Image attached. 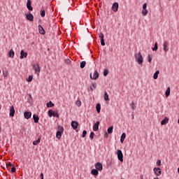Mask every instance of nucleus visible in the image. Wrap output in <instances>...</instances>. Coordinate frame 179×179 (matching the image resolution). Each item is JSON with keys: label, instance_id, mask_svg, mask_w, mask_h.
<instances>
[{"label": "nucleus", "instance_id": "obj_1", "mask_svg": "<svg viewBox=\"0 0 179 179\" xmlns=\"http://www.w3.org/2000/svg\"><path fill=\"white\" fill-rule=\"evenodd\" d=\"M135 59L136 61H137L138 65H142L143 64V57H142L141 52L135 54Z\"/></svg>", "mask_w": 179, "mask_h": 179}, {"label": "nucleus", "instance_id": "obj_2", "mask_svg": "<svg viewBox=\"0 0 179 179\" xmlns=\"http://www.w3.org/2000/svg\"><path fill=\"white\" fill-rule=\"evenodd\" d=\"M99 72H97V71H96V70L94 71L93 74L90 73V78L92 80H96L99 79Z\"/></svg>", "mask_w": 179, "mask_h": 179}, {"label": "nucleus", "instance_id": "obj_3", "mask_svg": "<svg viewBox=\"0 0 179 179\" xmlns=\"http://www.w3.org/2000/svg\"><path fill=\"white\" fill-rule=\"evenodd\" d=\"M117 159L120 162H124V155L122 154V151L121 150H117Z\"/></svg>", "mask_w": 179, "mask_h": 179}, {"label": "nucleus", "instance_id": "obj_4", "mask_svg": "<svg viewBox=\"0 0 179 179\" xmlns=\"http://www.w3.org/2000/svg\"><path fill=\"white\" fill-rule=\"evenodd\" d=\"M25 16H26L27 20H29V22H33L34 19V16L33 15V14L29 13L28 14H26Z\"/></svg>", "mask_w": 179, "mask_h": 179}, {"label": "nucleus", "instance_id": "obj_5", "mask_svg": "<svg viewBox=\"0 0 179 179\" xmlns=\"http://www.w3.org/2000/svg\"><path fill=\"white\" fill-rule=\"evenodd\" d=\"M164 51L165 52V53H167L168 50H169V42H167V41H165L164 42Z\"/></svg>", "mask_w": 179, "mask_h": 179}, {"label": "nucleus", "instance_id": "obj_6", "mask_svg": "<svg viewBox=\"0 0 179 179\" xmlns=\"http://www.w3.org/2000/svg\"><path fill=\"white\" fill-rule=\"evenodd\" d=\"M33 69L35 71V73H40V65L34 64Z\"/></svg>", "mask_w": 179, "mask_h": 179}, {"label": "nucleus", "instance_id": "obj_7", "mask_svg": "<svg viewBox=\"0 0 179 179\" xmlns=\"http://www.w3.org/2000/svg\"><path fill=\"white\" fill-rule=\"evenodd\" d=\"M95 169H96V170H99V171H101V170H103V165L101 164V163L97 162V163L95 164Z\"/></svg>", "mask_w": 179, "mask_h": 179}, {"label": "nucleus", "instance_id": "obj_8", "mask_svg": "<svg viewBox=\"0 0 179 179\" xmlns=\"http://www.w3.org/2000/svg\"><path fill=\"white\" fill-rule=\"evenodd\" d=\"M71 127H72L73 129H78V127H79V123L76 121H72Z\"/></svg>", "mask_w": 179, "mask_h": 179}, {"label": "nucleus", "instance_id": "obj_9", "mask_svg": "<svg viewBox=\"0 0 179 179\" xmlns=\"http://www.w3.org/2000/svg\"><path fill=\"white\" fill-rule=\"evenodd\" d=\"M112 10H113V12H117V10H118V3L117 2H115L113 4Z\"/></svg>", "mask_w": 179, "mask_h": 179}, {"label": "nucleus", "instance_id": "obj_10", "mask_svg": "<svg viewBox=\"0 0 179 179\" xmlns=\"http://www.w3.org/2000/svg\"><path fill=\"white\" fill-rule=\"evenodd\" d=\"M23 58H27V52H24V50H21L20 59H23Z\"/></svg>", "mask_w": 179, "mask_h": 179}, {"label": "nucleus", "instance_id": "obj_11", "mask_svg": "<svg viewBox=\"0 0 179 179\" xmlns=\"http://www.w3.org/2000/svg\"><path fill=\"white\" fill-rule=\"evenodd\" d=\"M27 8L29 10H33V7L31 6V1L27 0Z\"/></svg>", "mask_w": 179, "mask_h": 179}, {"label": "nucleus", "instance_id": "obj_12", "mask_svg": "<svg viewBox=\"0 0 179 179\" xmlns=\"http://www.w3.org/2000/svg\"><path fill=\"white\" fill-rule=\"evenodd\" d=\"M100 125V122L97 121L93 126V131H99V126Z\"/></svg>", "mask_w": 179, "mask_h": 179}, {"label": "nucleus", "instance_id": "obj_13", "mask_svg": "<svg viewBox=\"0 0 179 179\" xmlns=\"http://www.w3.org/2000/svg\"><path fill=\"white\" fill-rule=\"evenodd\" d=\"M24 117L26 118V120H29V118H31V112H25L24 113Z\"/></svg>", "mask_w": 179, "mask_h": 179}, {"label": "nucleus", "instance_id": "obj_14", "mask_svg": "<svg viewBox=\"0 0 179 179\" xmlns=\"http://www.w3.org/2000/svg\"><path fill=\"white\" fill-rule=\"evenodd\" d=\"M10 117H15V107L13 106L10 108Z\"/></svg>", "mask_w": 179, "mask_h": 179}, {"label": "nucleus", "instance_id": "obj_15", "mask_svg": "<svg viewBox=\"0 0 179 179\" xmlns=\"http://www.w3.org/2000/svg\"><path fill=\"white\" fill-rule=\"evenodd\" d=\"M38 30H39L40 34H45V31L44 30V28L41 27V25H38Z\"/></svg>", "mask_w": 179, "mask_h": 179}, {"label": "nucleus", "instance_id": "obj_16", "mask_svg": "<svg viewBox=\"0 0 179 179\" xmlns=\"http://www.w3.org/2000/svg\"><path fill=\"white\" fill-rule=\"evenodd\" d=\"M169 117H165L163 120H162L161 122V124L163 126L164 124H167V123L169 122Z\"/></svg>", "mask_w": 179, "mask_h": 179}, {"label": "nucleus", "instance_id": "obj_17", "mask_svg": "<svg viewBox=\"0 0 179 179\" xmlns=\"http://www.w3.org/2000/svg\"><path fill=\"white\" fill-rule=\"evenodd\" d=\"M125 138H127V134H125V133H123L120 137L121 143H124V141H125Z\"/></svg>", "mask_w": 179, "mask_h": 179}, {"label": "nucleus", "instance_id": "obj_18", "mask_svg": "<svg viewBox=\"0 0 179 179\" xmlns=\"http://www.w3.org/2000/svg\"><path fill=\"white\" fill-rule=\"evenodd\" d=\"M33 118H34V121L35 122V124H37L38 122V120H40V118L38 117V115L34 114L33 115Z\"/></svg>", "mask_w": 179, "mask_h": 179}, {"label": "nucleus", "instance_id": "obj_19", "mask_svg": "<svg viewBox=\"0 0 179 179\" xmlns=\"http://www.w3.org/2000/svg\"><path fill=\"white\" fill-rule=\"evenodd\" d=\"M170 94H171V87H167V89L166 90L165 96H166V97H169V96H170Z\"/></svg>", "mask_w": 179, "mask_h": 179}, {"label": "nucleus", "instance_id": "obj_20", "mask_svg": "<svg viewBox=\"0 0 179 179\" xmlns=\"http://www.w3.org/2000/svg\"><path fill=\"white\" fill-rule=\"evenodd\" d=\"M8 55L10 58H13V57H15V51H13V50H10L8 52Z\"/></svg>", "mask_w": 179, "mask_h": 179}, {"label": "nucleus", "instance_id": "obj_21", "mask_svg": "<svg viewBox=\"0 0 179 179\" xmlns=\"http://www.w3.org/2000/svg\"><path fill=\"white\" fill-rule=\"evenodd\" d=\"M91 174H92V176H97L99 174V171H97V169H92L91 171Z\"/></svg>", "mask_w": 179, "mask_h": 179}, {"label": "nucleus", "instance_id": "obj_22", "mask_svg": "<svg viewBox=\"0 0 179 179\" xmlns=\"http://www.w3.org/2000/svg\"><path fill=\"white\" fill-rule=\"evenodd\" d=\"M62 134L63 133H61L60 131H57V133H56V138L57 139H60L62 138Z\"/></svg>", "mask_w": 179, "mask_h": 179}, {"label": "nucleus", "instance_id": "obj_23", "mask_svg": "<svg viewBox=\"0 0 179 179\" xmlns=\"http://www.w3.org/2000/svg\"><path fill=\"white\" fill-rule=\"evenodd\" d=\"M96 109L97 113H100V110H101V105L100 103H97L96 106Z\"/></svg>", "mask_w": 179, "mask_h": 179}, {"label": "nucleus", "instance_id": "obj_24", "mask_svg": "<svg viewBox=\"0 0 179 179\" xmlns=\"http://www.w3.org/2000/svg\"><path fill=\"white\" fill-rule=\"evenodd\" d=\"M40 142H41V138H38L36 141H34V142H33V145H34V146H36V145H38V143H40Z\"/></svg>", "mask_w": 179, "mask_h": 179}, {"label": "nucleus", "instance_id": "obj_25", "mask_svg": "<svg viewBox=\"0 0 179 179\" xmlns=\"http://www.w3.org/2000/svg\"><path fill=\"white\" fill-rule=\"evenodd\" d=\"M57 129V132H61L62 134H64V127L62 126H58Z\"/></svg>", "mask_w": 179, "mask_h": 179}, {"label": "nucleus", "instance_id": "obj_26", "mask_svg": "<svg viewBox=\"0 0 179 179\" xmlns=\"http://www.w3.org/2000/svg\"><path fill=\"white\" fill-rule=\"evenodd\" d=\"M103 99L106 101H108V94L107 93V91H105V94L103 95Z\"/></svg>", "mask_w": 179, "mask_h": 179}, {"label": "nucleus", "instance_id": "obj_27", "mask_svg": "<svg viewBox=\"0 0 179 179\" xmlns=\"http://www.w3.org/2000/svg\"><path fill=\"white\" fill-rule=\"evenodd\" d=\"M47 107L48 108H51V107H54V103H52V101H49L48 103H47Z\"/></svg>", "mask_w": 179, "mask_h": 179}, {"label": "nucleus", "instance_id": "obj_28", "mask_svg": "<svg viewBox=\"0 0 179 179\" xmlns=\"http://www.w3.org/2000/svg\"><path fill=\"white\" fill-rule=\"evenodd\" d=\"M85 66H86V62L85 61H83L80 63V68H81V69H83V68H85Z\"/></svg>", "mask_w": 179, "mask_h": 179}, {"label": "nucleus", "instance_id": "obj_29", "mask_svg": "<svg viewBox=\"0 0 179 179\" xmlns=\"http://www.w3.org/2000/svg\"><path fill=\"white\" fill-rule=\"evenodd\" d=\"M13 166V164L8 162L6 164V167L8 169V170H10V167H12Z\"/></svg>", "mask_w": 179, "mask_h": 179}, {"label": "nucleus", "instance_id": "obj_30", "mask_svg": "<svg viewBox=\"0 0 179 179\" xmlns=\"http://www.w3.org/2000/svg\"><path fill=\"white\" fill-rule=\"evenodd\" d=\"M52 115H53V117H55V115H54V112H52V110H50L48 111V116L49 117H52Z\"/></svg>", "mask_w": 179, "mask_h": 179}, {"label": "nucleus", "instance_id": "obj_31", "mask_svg": "<svg viewBox=\"0 0 179 179\" xmlns=\"http://www.w3.org/2000/svg\"><path fill=\"white\" fill-rule=\"evenodd\" d=\"M142 15L143 16H146L148 15V10L145 8V9H143L142 10Z\"/></svg>", "mask_w": 179, "mask_h": 179}, {"label": "nucleus", "instance_id": "obj_32", "mask_svg": "<svg viewBox=\"0 0 179 179\" xmlns=\"http://www.w3.org/2000/svg\"><path fill=\"white\" fill-rule=\"evenodd\" d=\"M114 129L113 127H110L108 129V134H113V130Z\"/></svg>", "mask_w": 179, "mask_h": 179}, {"label": "nucleus", "instance_id": "obj_33", "mask_svg": "<svg viewBox=\"0 0 179 179\" xmlns=\"http://www.w3.org/2000/svg\"><path fill=\"white\" fill-rule=\"evenodd\" d=\"M99 37L101 38V40L104 39V34L103 33L99 34Z\"/></svg>", "mask_w": 179, "mask_h": 179}, {"label": "nucleus", "instance_id": "obj_34", "mask_svg": "<svg viewBox=\"0 0 179 179\" xmlns=\"http://www.w3.org/2000/svg\"><path fill=\"white\" fill-rule=\"evenodd\" d=\"M152 51H157V42L155 43V47L152 48Z\"/></svg>", "mask_w": 179, "mask_h": 179}, {"label": "nucleus", "instance_id": "obj_35", "mask_svg": "<svg viewBox=\"0 0 179 179\" xmlns=\"http://www.w3.org/2000/svg\"><path fill=\"white\" fill-rule=\"evenodd\" d=\"M8 75H9L8 71H3V76H4V78H8Z\"/></svg>", "mask_w": 179, "mask_h": 179}, {"label": "nucleus", "instance_id": "obj_36", "mask_svg": "<svg viewBox=\"0 0 179 179\" xmlns=\"http://www.w3.org/2000/svg\"><path fill=\"white\" fill-rule=\"evenodd\" d=\"M11 167H12L11 168L12 173H15L16 172V167H15V165H13Z\"/></svg>", "mask_w": 179, "mask_h": 179}, {"label": "nucleus", "instance_id": "obj_37", "mask_svg": "<svg viewBox=\"0 0 179 179\" xmlns=\"http://www.w3.org/2000/svg\"><path fill=\"white\" fill-rule=\"evenodd\" d=\"M108 75V69H105L103 71V76H107Z\"/></svg>", "mask_w": 179, "mask_h": 179}, {"label": "nucleus", "instance_id": "obj_38", "mask_svg": "<svg viewBox=\"0 0 179 179\" xmlns=\"http://www.w3.org/2000/svg\"><path fill=\"white\" fill-rule=\"evenodd\" d=\"M41 16L42 17H44V16H45V10H43L41 12Z\"/></svg>", "mask_w": 179, "mask_h": 179}, {"label": "nucleus", "instance_id": "obj_39", "mask_svg": "<svg viewBox=\"0 0 179 179\" xmlns=\"http://www.w3.org/2000/svg\"><path fill=\"white\" fill-rule=\"evenodd\" d=\"M87 134V131H85V130H84V131H83L82 138H85Z\"/></svg>", "mask_w": 179, "mask_h": 179}, {"label": "nucleus", "instance_id": "obj_40", "mask_svg": "<svg viewBox=\"0 0 179 179\" xmlns=\"http://www.w3.org/2000/svg\"><path fill=\"white\" fill-rule=\"evenodd\" d=\"M94 136V132L92 131L90 135V139L93 140Z\"/></svg>", "mask_w": 179, "mask_h": 179}, {"label": "nucleus", "instance_id": "obj_41", "mask_svg": "<svg viewBox=\"0 0 179 179\" xmlns=\"http://www.w3.org/2000/svg\"><path fill=\"white\" fill-rule=\"evenodd\" d=\"M76 104L78 107H80V106H82V102L80 101H77Z\"/></svg>", "mask_w": 179, "mask_h": 179}, {"label": "nucleus", "instance_id": "obj_42", "mask_svg": "<svg viewBox=\"0 0 179 179\" xmlns=\"http://www.w3.org/2000/svg\"><path fill=\"white\" fill-rule=\"evenodd\" d=\"M94 89H96V87H97V84L96 83H92L91 85Z\"/></svg>", "mask_w": 179, "mask_h": 179}, {"label": "nucleus", "instance_id": "obj_43", "mask_svg": "<svg viewBox=\"0 0 179 179\" xmlns=\"http://www.w3.org/2000/svg\"><path fill=\"white\" fill-rule=\"evenodd\" d=\"M31 80H33V76H29L28 79H27V82H31Z\"/></svg>", "mask_w": 179, "mask_h": 179}, {"label": "nucleus", "instance_id": "obj_44", "mask_svg": "<svg viewBox=\"0 0 179 179\" xmlns=\"http://www.w3.org/2000/svg\"><path fill=\"white\" fill-rule=\"evenodd\" d=\"M153 78L154 79H157V71H155Z\"/></svg>", "mask_w": 179, "mask_h": 179}, {"label": "nucleus", "instance_id": "obj_45", "mask_svg": "<svg viewBox=\"0 0 179 179\" xmlns=\"http://www.w3.org/2000/svg\"><path fill=\"white\" fill-rule=\"evenodd\" d=\"M148 62H152V56L148 55Z\"/></svg>", "mask_w": 179, "mask_h": 179}, {"label": "nucleus", "instance_id": "obj_46", "mask_svg": "<svg viewBox=\"0 0 179 179\" xmlns=\"http://www.w3.org/2000/svg\"><path fill=\"white\" fill-rule=\"evenodd\" d=\"M101 45H106V43H104V39H101Z\"/></svg>", "mask_w": 179, "mask_h": 179}, {"label": "nucleus", "instance_id": "obj_47", "mask_svg": "<svg viewBox=\"0 0 179 179\" xmlns=\"http://www.w3.org/2000/svg\"><path fill=\"white\" fill-rule=\"evenodd\" d=\"M162 174V171L161 169H159V167H158V176H159V175Z\"/></svg>", "mask_w": 179, "mask_h": 179}, {"label": "nucleus", "instance_id": "obj_48", "mask_svg": "<svg viewBox=\"0 0 179 179\" xmlns=\"http://www.w3.org/2000/svg\"><path fill=\"white\" fill-rule=\"evenodd\" d=\"M131 108H133V110H135V103L134 102L131 103Z\"/></svg>", "mask_w": 179, "mask_h": 179}, {"label": "nucleus", "instance_id": "obj_49", "mask_svg": "<svg viewBox=\"0 0 179 179\" xmlns=\"http://www.w3.org/2000/svg\"><path fill=\"white\" fill-rule=\"evenodd\" d=\"M154 173L157 176V168L154 169Z\"/></svg>", "mask_w": 179, "mask_h": 179}, {"label": "nucleus", "instance_id": "obj_50", "mask_svg": "<svg viewBox=\"0 0 179 179\" xmlns=\"http://www.w3.org/2000/svg\"><path fill=\"white\" fill-rule=\"evenodd\" d=\"M147 8V4L146 3H145L143 5V9H146Z\"/></svg>", "mask_w": 179, "mask_h": 179}, {"label": "nucleus", "instance_id": "obj_51", "mask_svg": "<svg viewBox=\"0 0 179 179\" xmlns=\"http://www.w3.org/2000/svg\"><path fill=\"white\" fill-rule=\"evenodd\" d=\"M66 64H71V60L69 59H66Z\"/></svg>", "mask_w": 179, "mask_h": 179}, {"label": "nucleus", "instance_id": "obj_52", "mask_svg": "<svg viewBox=\"0 0 179 179\" xmlns=\"http://www.w3.org/2000/svg\"><path fill=\"white\" fill-rule=\"evenodd\" d=\"M40 177H41V179H44V174L41 173Z\"/></svg>", "mask_w": 179, "mask_h": 179}, {"label": "nucleus", "instance_id": "obj_53", "mask_svg": "<svg viewBox=\"0 0 179 179\" xmlns=\"http://www.w3.org/2000/svg\"><path fill=\"white\" fill-rule=\"evenodd\" d=\"M161 163H162L161 160H158V167H159V166L161 165Z\"/></svg>", "mask_w": 179, "mask_h": 179}, {"label": "nucleus", "instance_id": "obj_54", "mask_svg": "<svg viewBox=\"0 0 179 179\" xmlns=\"http://www.w3.org/2000/svg\"><path fill=\"white\" fill-rule=\"evenodd\" d=\"M90 90L93 92V87H92V86H90Z\"/></svg>", "mask_w": 179, "mask_h": 179}, {"label": "nucleus", "instance_id": "obj_55", "mask_svg": "<svg viewBox=\"0 0 179 179\" xmlns=\"http://www.w3.org/2000/svg\"><path fill=\"white\" fill-rule=\"evenodd\" d=\"M178 174H179V167H178Z\"/></svg>", "mask_w": 179, "mask_h": 179}, {"label": "nucleus", "instance_id": "obj_56", "mask_svg": "<svg viewBox=\"0 0 179 179\" xmlns=\"http://www.w3.org/2000/svg\"><path fill=\"white\" fill-rule=\"evenodd\" d=\"M178 123L179 124V118H178Z\"/></svg>", "mask_w": 179, "mask_h": 179}, {"label": "nucleus", "instance_id": "obj_57", "mask_svg": "<svg viewBox=\"0 0 179 179\" xmlns=\"http://www.w3.org/2000/svg\"><path fill=\"white\" fill-rule=\"evenodd\" d=\"M159 70H158V75H159Z\"/></svg>", "mask_w": 179, "mask_h": 179}, {"label": "nucleus", "instance_id": "obj_58", "mask_svg": "<svg viewBox=\"0 0 179 179\" xmlns=\"http://www.w3.org/2000/svg\"><path fill=\"white\" fill-rule=\"evenodd\" d=\"M0 132H1V127H0Z\"/></svg>", "mask_w": 179, "mask_h": 179}, {"label": "nucleus", "instance_id": "obj_59", "mask_svg": "<svg viewBox=\"0 0 179 179\" xmlns=\"http://www.w3.org/2000/svg\"><path fill=\"white\" fill-rule=\"evenodd\" d=\"M154 179H157V178H155Z\"/></svg>", "mask_w": 179, "mask_h": 179}, {"label": "nucleus", "instance_id": "obj_60", "mask_svg": "<svg viewBox=\"0 0 179 179\" xmlns=\"http://www.w3.org/2000/svg\"><path fill=\"white\" fill-rule=\"evenodd\" d=\"M158 179H159V178H158Z\"/></svg>", "mask_w": 179, "mask_h": 179}]
</instances>
